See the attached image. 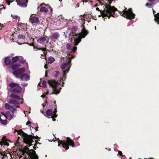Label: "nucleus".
<instances>
[{
	"instance_id": "f257e3e1",
	"label": "nucleus",
	"mask_w": 159,
	"mask_h": 159,
	"mask_svg": "<svg viewBox=\"0 0 159 159\" xmlns=\"http://www.w3.org/2000/svg\"><path fill=\"white\" fill-rule=\"evenodd\" d=\"M9 102L11 106L6 103L5 104V107L6 109H9V110L7 112L6 115L4 112L1 113L0 115V120L7 119L9 118H10L9 120H11L13 118L14 116L13 114L16 111V108L19 107L18 105V103L14 100L10 99Z\"/></svg>"
},
{
	"instance_id": "f03ea898",
	"label": "nucleus",
	"mask_w": 159,
	"mask_h": 159,
	"mask_svg": "<svg viewBox=\"0 0 159 159\" xmlns=\"http://www.w3.org/2000/svg\"><path fill=\"white\" fill-rule=\"evenodd\" d=\"M105 9L102 11H100L98 7L96 8V10L98 11H100L101 15H99V17L102 16L104 20L106 19V17H107L108 18H110L111 16L113 17V16L112 14V12L114 13L117 10L116 8L110 6H108L106 7Z\"/></svg>"
},
{
	"instance_id": "7ed1b4c3",
	"label": "nucleus",
	"mask_w": 159,
	"mask_h": 159,
	"mask_svg": "<svg viewBox=\"0 0 159 159\" xmlns=\"http://www.w3.org/2000/svg\"><path fill=\"white\" fill-rule=\"evenodd\" d=\"M22 156H20V157H23L24 159H38V156L36 154L35 152L33 149L29 150L27 147L25 149L20 151Z\"/></svg>"
},
{
	"instance_id": "20e7f679",
	"label": "nucleus",
	"mask_w": 159,
	"mask_h": 159,
	"mask_svg": "<svg viewBox=\"0 0 159 159\" xmlns=\"http://www.w3.org/2000/svg\"><path fill=\"white\" fill-rule=\"evenodd\" d=\"M18 134L20 135L22 137L23 139V140L24 143H26L27 145L25 147V148L23 149H24L25 147H27V148L28 147H29L31 145V144L33 141V139L34 138L36 139H38L39 138L37 136H34V135H28L24 133L22 130H20L18 131Z\"/></svg>"
},
{
	"instance_id": "39448f33",
	"label": "nucleus",
	"mask_w": 159,
	"mask_h": 159,
	"mask_svg": "<svg viewBox=\"0 0 159 159\" xmlns=\"http://www.w3.org/2000/svg\"><path fill=\"white\" fill-rule=\"evenodd\" d=\"M66 57L65 58H63L64 60L65 59L66 60L67 62H63L62 63L61 65V68L63 70V77L64 78V79H66V74L68 72L71 66L70 63L71 62V59L73 58Z\"/></svg>"
},
{
	"instance_id": "423d86ee",
	"label": "nucleus",
	"mask_w": 159,
	"mask_h": 159,
	"mask_svg": "<svg viewBox=\"0 0 159 159\" xmlns=\"http://www.w3.org/2000/svg\"><path fill=\"white\" fill-rule=\"evenodd\" d=\"M61 83V81L56 82L52 80L48 81V84L53 89V93L57 94L60 93V89H61L60 87Z\"/></svg>"
},
{
	"instance_id": "0eeeda50",
	"label": "nucleus",
	"mask_w": 159,
	"mask_h": 159,
	"mask_svg": "<svg viewBox=\"0 0 159 159\" xmlns=\"http://www.w3.org/2000/svg\"><path fill=\"white\" fill-rule=\"evenodd\" d=\"M57 140L59 141L58 146H60V144H61L63 148H65L66 150L69 149V145L71 146L72 147L75 146L74 142L69 138L67 137L66 141L60 140L59 138H57Z\"/></svg>"
},
{
	"instance_id": "6e6552de",
	"label": "nucleus",
	"mask_w": 159,
	"mask_h": 159,
	"mask_svg": "<svg viewBox=\"0 0 159 159\" xmlns=\"http://www.w3.org/2000/svg\"><path fill=\"white\" fill-rule=\"evenodd\" d=\"M88 33V32L85 29H83L81 33L75 35L73 34V38L74 39L75 43L74 45L75 46L77 45L81 41V39L82 38H84Z\"/></svg>"
},
{
	"instance_id": "1a4fd4ad",
	"label": "nucleus",
	"mask_w": 159,
	"mask_h": 159,
	"mask_svg": "<svg viewBox=\"0 0 159 159\" xmlns=\"http://www.w3.org/2000/svg\"><path fill=\"white\" fill-rule=\"evenodd\" d=\"M120 15L124 17L129 19L134 18L135 16V14L132 11L131 9H129L127 11L124 10L123 11L121 12Z\"/></svg>"
},
{
	"instance_id": "9d476101",
	"label": "nucleus",
	"mask_w": 159,
	"mask_h": 159,
	"mask_svg": "<svg viewBox=\"0 0 159 159\" xmlns=\"http://www.w3.org/2000/svg\"><path fill=\"white\" fill-rule=\"evenodd\" d=\"M57 112L56 108L55 109V111H53L52 109H48L46 112V116L48 117H51L52 118V120L53 121H55L56 120L54 118L57 117V115L56 113Z\"/></svg>"
},
{
	"instance_id": "9b49d317",
	"label": "nucleus",
	"mask_w": 159,
	"mask_h": 159,
	"mask_svg": "<svg viewBox=\"0 0 159 159\" xmlns=\"http://www.w3.org/2000/svg\"><path fill=\"white\" fill-rule=\"evenodd\" d=\"M41 7L40 9V11L42 12H47L48 10H50V12H52V9L51 7L48 6H46L44 4H42L40 5Z\"/></svg>"
},
{
	"instance_id": "f8f14e48",
	"label": "nucleus",
	"mask_w": 159,
	"mask_h": 159,
	"mask_svg": "<svg viewBox=\"0 0 159 159\" xmlns=\"http://www.w3.org/2000/svg\"><path fill=\"white\" fill-rule=\"evenodd\" d=\"M25 69L24 67L18 69L17 70L14 71L13 72V74L17 78H19L21 75L25 71Z\"/></svg>"
},
{
	"instance_id": "ddd939ff",
	"label": "nucleus",
	"mask_w": 159,
	"mask_h": 159,
	"mask_svg": "<svg viewBox=\"0 0 159 159\" xmlns=\"http://www.w3.org/2000/svg\"><path fill=\"white\" fill-rule=\"evenodd\" d=\"M10 97L14 99H13L15 100L18 103V105L19 106V103H22L23 102V99H20L19 96L15 94H11V95H10Z\"/></svg>"
},
{
	"instance_id": "4468645a",
	"label": "nucleus",
	"mask_w": 159,
	"mask_h": 159,
	"mask_svg": "<svg viewBox=\"0 0 159 159\" xmlns=\"http://www.w3.org/2000/svg\"><path fill=\"white\" fill-rule=\"evenodd\" d=\"M30 76L26 74H23L22 75H21L19 78L21 80L27 81L30 79Z\"/></svg>"
},
{
	"instance_id": "2eb2a0df",
	"label": "nucleus",
	"mask_w": 159,
	"mask_h": 159,
	"mask_svg": "<svg viewBox=\"0 0 159 159\" xmlns=\"http://www.w3.org/2000/svg\"><path fill=\"white\" fill-rule=\"evenodd\" d=\"M17 5L22 7H26L27 2L25 0H16Z\"/></svg>"
},
{
	"instance_id": "dca6fc26",
	"label": "nucleus",
	"mask_w": 159,
	"mask_h": 159,
	"mask_svg": "<svg viewBox=\"0 0 159 159\" xmlns=\"http://www.w3.org/2000/svg\"><path fill=\"white\" fill-rule=\"evenodd\" d=\"M60 37V34L58 32L52 33L50 36V38L52 41H55L56 40L58 39Z\"/></svg>"
},
{
	"instance_id": "f3484780",
	"label": "nucleus",
	"mask_w": 159,
	"mask_h": 159,
	"mask_svg": "<svg viewBox=\"0 0 159 159\" xmlns=\"http://www.w3.org/2000/svg\"><path fill=\"white\" fill-rule=\"evenodd\" d=\"M18 60H19L20 62H23L24 59L22 57L16 56L12 58V60L13 62H15Z\"/></svg>"
},
{
	"instance_id": "a211bd4d",
	"label": "nucleus",
	"mask_w": 159,
	"mask_h": 159,
	"mask_svg": "<svg viewBox=\"0 0 159 159\" xmlns=\"http://www.w3.org/2000/svg\"><path fill=\"white\" fill-rule=\"evenodd\" d=\"M2 141L0 142V145H7L8 146L9 143L8 141H9L5 137H3L2 138Z\"/></svg>"
},
{
	"instance_id": "6ab92c4d",
	"label": "nucleus",
	"mask_w": 159,
	"mask_h": 159,
	"mask_svg": "<svg viewBox=\"0 0 159 159\" xmlns=\"http://www.w3.org/2000/svg\"><path fill=\"white\" fill-rule=\"evenodd\" d=\"M0 154L2 156V158L3 159H7V158L8 156H11L10 154L7 153L5 152V151L3 152L0 151Z\"/></svg>"
},
{
	"instance_id": "aec40b11",
	"label": "nucleus",
	"mask_w": 159,
	"mask_h": 159,
	"mask_svg": "<svg viewBox=\"0 0 159 159\" xmlns=\"http://www.w3.org/2000/svg\"><path fill=\"white\" fill-rule=\"evenodd\" d=\"M22 90L20 86L18 84L17 86L13 89V92L16 93H20Z\"/></svg>"
},
{
	"instance_id": "412c9836",
	"label": "nucleus",
	"mask_w": 159,
	"mask_h": 159,
	"mask_svg": "<svg viewBox=\"0 0 159 159\" xmlns=\"http://www.w3.org/2000/svg\"><path fill=\"white\" fill-rule=\"evenodd\" d=\"M30 20L32 23H36L39 21V19L38 18L35 16H33L32 17H31V16H30Z\"/></svg>"
},
{
	"instance_id": "4be33fe9",
	"label": "nucleus",
	"mask_w": 159,
	"mask_h": 159,
	"mask_svg": "<svg viewBox=\"0 0 159 159\" xmlns=\"http://www.w3.org/2000/svg\"><path fill=\"white\" fill-rule=\"evenodd\" d=\"M153 13L154 15V20L157 23L159 24V13H157V14H155V12L154 11H153Z\"/></svg>"
},
{
	"instance_id": "5701e85b",
	"label": "nucleus",
	"mask_w": 159,
	"mask_h": 159,
	"mask_svg": "<svg viewBox=\"0 0 159 159\" xmlns=\"http://www.w3.org/2000/svg\"><path fill=\"white\" fill-rule=\"evenodd\" d=\"M46 39L45 37H42L40 38L37 41L38 43H43L46 40Z\"/></svg>"
},
{
	"instance_id": "b1692460",
	"label": "nucleus",
	"mask_w": 159,
	"mask_h": 159,
	"mask_svg": "<svg viewBox=\"0 0 159 159\" xmlns=\"http://www.w3.org/2000/svg\"><path fill=\"white\" fill-rule=\"evenodd\" d=\"M18 84L14 83L13 82H11V83L9 84L8 85V86L10 88H12L13 89H13L15 88L16 86H17V85Z\"/></svg>"
},
{
	"instance_id": "393cba45",
	"label": "nucleus",
	"mask_w": 159,
	"mask_h": 159,
	"mask_svg": "<svg viewBox=\"0 0 159 159\" xmlns=\"http://www.w3.org/2000/svg\"><path fill=\"white\" fill-rule=\"evenodd\" d=\"M91 17V16L90 15H84L83 16L84 18H85L86 20L88 22L90 21Z\"/></svg>"
},
{
	"instance_id": "a878e982",
	"label": "nucleus",
	"mask_w": 159,
	"mask_h": 159,
	"mask_svg": "<svg viewBox=\"0 0 159 159\" xmlns=\"http://www.w3.org/2000/svg\"><path fill=\"white\" fill-rule=\"evenodd\" d=\"M5 63L7 65L11 64V59L9 58V57H6L5 58Z\"/></svg>"
},
{
	"instance_id": "bb28decb",
	"label": "nucleus",
	"mask_w": 159,
	"mask_h": 159,
	"mask_svg": "<svg viewBox=\"0 0 159 159\" xmlns=\"http://www.w3.org/2000/svg\"><path fill=\"white\" fill-rule=\"evenodd\" d=\"M55 61L54 58L52 57H50L48 58V61L49 63H52Z\"/></svg>"
},
{
	"instance_id": "cd10ccee",
	"label": "nucleus",
	"mask_w": 159,
	"mask_h": 159,
	"mask_svg": "<svg viewBox=\"0 0 159 159\" xmlns=\"http://www.w3.org/2000/svg\"><path fill=\"white\" fill-rule=\"evenodd\" d=\"M20 66V64L19 63H16L13 65L11 67L12 69L13 70H15L17 69Z\"/></svg>"
},
{
	"instance_id": "c85d7f7f",
	"label": "nucleus",
	"mask_w": 159,
	"mask_h": 159,
	"mask_svg": "<svg viewBox=\"0 0 159 159\" xmlns=\"http://www.w3.org/2000/svg\"><path fill=\"white\" fill-rule=\"evenodd\" d=\"M11 17L13 19H16L18 20V21H19L20 17L18 16L15 15H12L11 14Z\"/></svg>"
},
{
	"instance_id": "c756f323",
	"label": "nucleus",
	"mask_w": 159,
	"mask_h": 159,
	"mask_svg": "<svg viewBox=\"0 0 159 159\" xmlns=\"http://www.w3.org/2000/svg\"><path fill=\"white\" fill-rule=\"evenodd\" d=\"M1 123L3 125H6L7 123V119H4L2 120H0Z\"/></svg>"
},
{
	"instance_id": "7c9ffc66",
	"label": "nucleus",
	"mask_w": 159,
	"mask_h": 159,
	"mask_svg": "<svg viewBox=\"0 0 159 159\" xmlns=\"http://www.w3.org/2000/svg\"><path fill=\"white\" fill-rule=\"evenodd\" d=\"M46 82L44 80L42 82V86H41L43 88H45L46 87Z\"/></svg>"
},
{
	"instance_id": "2f4dec72",
	"label": "nucleus",
	"mask_w": 159,
	"mask_h": 159,
	"mask_svg": "<svg viewBox=\"0 0 159 159\" xmlns=\"http://www.w3.org/2000/svg\"><path fill=\"white\" fill-rule=\"evenodd\" d=\"M18 38L19 39H25V36L22 34H20L18 36Z\"/></svg>"
},
{
	"instance_id": "473e14b6",
	"label": "nucleus",
	"mask_w": 159,
	"mask_h": 159,
	"mask_svg": "<svg viewBox=\"0 0 159 159\" xmlns=\"http://www.w3.org/2000/svg\"><path fill=\"white\" fill-rule=\"evenodd\" d=\"M55 76L56 77H57L60 75V72L58 71H56L55 72Z\"/></svg>"
},
{
	"instance_id": "72a5a7b5",
	"label": "nucleus",
	"mask_w": 159,
	"mask_h": 159,
	"mask_svg": "<svg viewBox=\"0 0 159 159\" xmlns=\"http://www.w3.org/2000/svg\"><path fill=\"white\" fill-rule=\"evenodd\" d=\"M71 46L70 44H68L66 46L67 48L68 49H71Z\"/></svg>"
},
{
	"instance_id": "f704fd0d",
	"label": "nucleus",
	"mask_w": 159,
	"mask_h": 159,
	"mask_svg": "<svg viewBox=\"0 0 159 159\" xmlns=\"http://www.w3.org/2000/svg\"><path fill=\"white\" fill-rule=\"evenodd\" d=\"M152 5V3H146L145 6H146L147 7H151V6Z\"/></svg>"
},
{
	"instance_id": "c9c22d12",
	"label": "nucleus",
	"mask_w": 159,
	"mask_h": 159,
	"mask_svg": "<svg viewBox=\"0 0 159 159\" xmlns=\"http://www.w3.org/2000/svg\"><path fill=\"white\" fill-rule=\"evenodd\" d=\"M1 6L2 7L0 8V13H1V11L2 9H5V7H4L3 5H1Z\"/></svg>"
},
{
	"instance_id": "e433bc0d",
	"label": "nucleus",
	"mask_w": 159,
	"mask_h": 159,
	"mask_svg": "<svg viewBox=\"0 0 159 159\" xmlns=\"http://www.w3.org/2000/svg\"><path fill=\"white\" fill-rule=\"evenodd\" d=\"M21 85L25 87L28 84L27 83H22Z\"/></svg>"
},
{
	"instance_id": "4c0bfd02",
	"label": "nucleus",
	"mask_w": 159,
	"mask_h": 159,
	"mask_svg": "<svg viewBox=\"0 0 159 159\" xmlns=\"http://www.w3.org/2000/svg\"><path fill=\"white\" fill-rule=\"evenodd\" d=\"M77 50V47H74L73 48H72V51L73 52H74L75 51Z\"/></svg>"
},
{
	"instance_id": "58836bf2",
	"label": "nucleus",
	"mask_w": 159,
	"mask_h": 159,
	"mask_svg": "<svg viewBox=\"0 0 159 159\" xmlns=\"http://www.w3.org/2000/svg\"><path fill=\"white\" fill-rule=\"evenodd\" d=\"M48 93H44L41 96V97H42V98H43V97H44Z\"/></svg>"
},
{
	"instance_id": "ea45409f",
	"label": "nucleus",
	"mask_w": 159,
	"mask_h": 159,
	"mask_svg": "<svg viewBox=\"0 0 159 159\" xmlns=\"http://www.w3.org/2000/svg\"><path fill=\"white\" fill-rule=\"evenodd\" d=\"M38 49L40 50H42L43 51V52H45L46 51V48H43V49L42 48H39Z\"/></svg>"
},
{
	"instance_id": "a19ab883",
	"label": "nucleus",
	"mask_w": 159,
	"mask_h": 159,
	"mask_svg": "<svg viewBox=\"0 0 159 159\" xmlns=\"http://www.w3.org/2000/svg\"><path fill=\"white\" fill-rule=\"evenodd\" d=\"M72 29L74 31H75L77 29V28L76 27L74 26L73 27Z\"/></svg>"
},
{
	"instance_id": "79ce46f5",
	"label": "nucleus",
	"mask_w": 159,
	"mask_h": 159,
	"mask_svg": "<svg viewBox=\"0 0 159 159\" xmlns=\"http://www.w3.org/2000/svg\"><path fill=\"white\" fill-rule=\"evenodd\" d=\"M118 154L121 156L122 155V152H121L120 151H118Z\"/></svg>"
},
{
	"instance_id": "37998d69",
	"label": "nucleus",
	"mask_w": 159,
	"mask_h": 159,
	"mask_svg": "<svg viewBox=\"0 0 159 159\" xmlns=\"http://www.w3.org/2000/svg\"><path fill=\"white\" fill-rule=\"evenodd\" d=\"M30 122L29 121H28L27 122L26 124V125H28L30 124Z\"/></svg>"
},
{
	"instance_id": "c03bdc74",
	"label": "nucleus",
	"mask_w": 159,
	"mask_h": 159,
	"mask_svg": "<svg viewBox=\"0 0 159 159\" xmlns=\"http://www.w3.org/2000/svg\"><path fill=\"white\" fill-rule=\"evenodd\" d=\"M33 46L34 47V50H37V48H36V47H34V46Z\"/></svg>"
},
{
	"instance_id": "a18cd8bd",
	"label": "nucleus",
	"mask_w": 159,
	"mask_h": 159,
	"mask_svg": "<svg viewBox=\"0 0 159 159\" xmlns=\"http://www.w3.org/2000/svg\"><path fill=\"white\" fill-rule=\"evenodd\" d=\"M64 78H61V80L62 81V82L64 80Z\"/></svg>"
},
{
	"instance_id": "49530a36",
	"label": "nucleus",
	"mask_w": 159,
	"mask_h": 159,
	"mask_svg": "<svg viewBox=\"0 0 159 159\" xmlns=\"http://www.w3.org/2000/svg\"><path fill=\"white\" fill-rule=\"evenodd\" d=\"M44 67L45 68H47V65L46 64H45V66H44Z\"/></svg>"
},
{
	"instance_id": "de8ad7c7",
	"label": "nucleus",
	"mask_w": 159,
	"mask_h": 159,
	"mask_svg": "<svg viewBox=\"0 0 159 159\" xmlns=\"http://www.w3.org/2000/svg\"><path fill=\"white\" fill-rule=\"evenodd\" d=\"M28 44H29V43H28ZM29 45L31 46H33V45L31 44H29Z\"/></svg>"
},
{
	"instance_id": "09e8293b",
	"label": "nucleus",
	"mask_w": 159,
	"mask_h": 159,
	"mask_svg": "<svg viewBox=\"0 0 159 159\" xmlns=\"http://www.w3.org/2000/svg\"><path fill=\"white\" fill-rule=\"evenodd\" d=\"M83 2H88V1H87V0H85V1H84V0H83Z\"/></svg>"
},
{
	"instance_id": "8fccbe9b",
	"label": "nucleus",
	"mask_w": 159,
	"mask_h": 159,
	"mask_svg": "<svg viewBox=\"0 0 159 159\" xmlns=\"http://www.w3.org/2000/svg\"><path fill=\"white\" fill-rule=\"evenodd\" d=\"M18 43L19 44H22V43H19V42H18Z\"/></svg>"
},
{
	"instance_id": "3c124183",
	"label": "nucleus",
	"mask_w": 159,
	"mask_h": 159,
	"mask_svg": "<svg viewBox=\"0 0 159 159\" xmlns=\"http://www.w3.org/2000/svg\"><path fill=\"white\" fill-rule=\"evenodd\" d=\"M42 105H43V107H44V106H45V105H44L43 104H42Z\"/></svg>"
},
{
	"instance_id": "603ef678",
	"label": "nucleus",
	"mask_w": 159,
	"mask_h": 159,
	"mask_svg": "<svg viewBox=\"0 0 159 159\" xmlns=\"http://www.w3.org/2000/svg\"><path fill=\"white\" fill-rule=\"evenodd\" d=\"M33 148H34L35 149V150H36V149L34 148V147H33Z\"/></svg>"
},
{
	"instance_id": "864d4df0",
	"label": "nucleus",
	"mask_w": 159,
	"mask_h": 159,
	"mask_svg": "<svg viewBox=\"0 0 159 159\" xmlns=\"http://www.w3.org/2000/svg\"><path fill=\"white\" fill-rule=\"evenodd\" d=\"M95 30H96V26H95Z\"/></svg>"
},
{
	"instance_id": "5fc2aeb1",
	"label": "nucleus",
	"mask_w": 159,
	"mask_h": 159,
	"mask_svg": "<svg viewBox=\"0 0 159 159\" xmlns=\"http://www.w3.org/2000/svg\"><path fill=\"white\" fill-rule=\"evenodd\" d=\"M110 150H111L110 149H109L108 150H109V151H110Z\"/></svg>"
},
{
	"instance_id": "6e6d98bb",
	"label": "nucleus",
	"mask_w": 159,
	"mask_h": 159,
	"mask_svg": "<svg viewBox=\"0 0 159 159\" xmlns=\"http://www.w3.org/2000/svg\"><path fill=\"white\" fill-rule=\"evenodd\" d=\"M20 138V137H18V138Z\"/></svg>"
},
{
	"instance_id": "4d7b16f0",
	"label": "nucleus",
	"mask_w": 159,
	"mask_h": 159,
	"mask_svg": "<svg viewBox=\"0 0 159 159\" xmlns=\"http://www.w3.org/2000/svg\"><path fill=\"white\" fill-rule=\"evenodd\" d=\"M45 76H46V74Z\"/></svg>"
},
{
	"instance_id": "13d9d810",
	"label": "nucleus",
	"mask_w": 159,
	"mask_h": 159,
	"mask_svg": "<svg viewBox=\"0 0 159 159\" xmlns=\"http://www.w3.org/2000/svg\"><path fill=\"white\" fill-rule=\"evenodd\" d=\"M27 69H28V66L27 67Z\"/></svg>"
},
{
	"instance_id": "bf43d9fd",
	"label": "nucleus",
	"mask_w": 159,
	"mask_h": 159,
	"mask_svg": "<svg viewBox=\"0 0 159 159\" xmlns=\"http://www.w3.org/2000/svg\"><path fill=\"white\" fill-rule=\"evenodd\" d=\"M59 1H60V0H59Z\"/></svg>"
}]
</instances>
